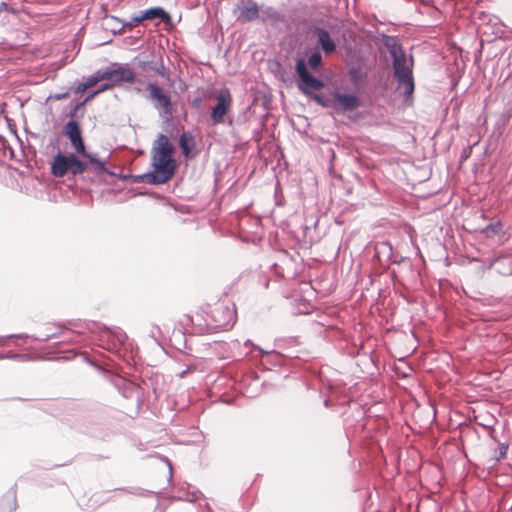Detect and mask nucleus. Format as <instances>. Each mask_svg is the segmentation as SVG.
<instances>
[{
  "instance_id": "obj_1",
  "label": "nucleus",
  "mask_w": 512,
  "mask_h": 512,
  "mask_svg": "<svg viewBox=\"0 0 512 512\" xmlns=\"http://www.w3.org/2000/svg\"><path fill=\"white\" fill-rule=\"evenodd\" d=\"M172 153L173 146L168 137L159 134L152 148L153 171L145 175L148 183L163 184L171 179L175 170Z\"/></svg>"
},
{
  "instance_id": "obj_2",
  "label": "nucleus",
  "mask_w": 512,
  "mask_h": 512,
  "mask_svg": "<svg viewBox=\"0 0 512 512\" xmlns=\"http://www.w3.org/2000/svg\"><path fill=\"white\" fill-rule=\"evenodd\" d=\"M386 46L392 59L394 78L397 81L398 89H402L404 96L408 98L415 89L413 56L407 55L403 47L395 39L387 40Z\"/></svg>"
},
{
  "instance_id": "obj_3",
  "label": "nucleus",
  "mask_w": 512,
  "mask_h": 512,
  "mask_svg": "<svg viewBox=\"0 0 512 512\" xmlns=\"http://www.w3.org/2000/svg\"><path fill=\"white\" fill-rule=\"evenodd\" d=\"M147 90L149 91L148 99L159 116L165 120H170L173 116V104L169 92L155 82H149Z\"/></svg>"
},
{
  "instance_id": "obj_4",
  "label": "nucleus",
  "mask_w": 512,
  "mask_h": 512,
  "mask_svg": "<svg viewBox=\"0 0 512 512\" xmlns=\"http://www.w3.org/2000/svg\"><path fill=\"white\" fill-rule=\"evenodd\" d=\"M87 169V164L80 161L75 155H63L58 153L52 162L51 172L56 177H63L71 172L73 175L82 174Z\"/></svg>"
},
{
  "instance_id": "obj_5",
  "label": "nucleus",
  "mask_w": 512,
  "mask_h": 512,
  "mask_svg": "<svg viewBox=\"0 0 512 512\" xmlns=\"http://www.w3.org/2000/svg\"><path fill=\"white\" fill-rule=\"evenodd\" d=\"M296 73L299 77L298 89L305 95H310V89L321 90L324 87V83L311 75L308 70L306 63L303 59H298L295 66Z\"/></svg>"
},
{
  "instance_id": "obj_6",
  "label": "nucleus",
  "mask_w": 512,
  "mask_h": 512,
  "mask_svg": "<svg viewBox=\"0 0 512 512\" xmlns=\"http://www.w3.org/2000/svg\"><path fill=\"white\" fill-rule=\"evenodd\" d=\"M127 340L126 334L120 329H109L105 328L99 337V341L101 342V346L106 348L107 350H115L117 351Z\"/></svg>"
},
{
  "instance_id": "obj_7",
  "label": "nucleus",
  "mask_w": 512,
  "mask_h": 512,
  "mask_svg": "<svg viewBox=\"0 0 512 512\" xmlns=\"http://www.w3.org/2000/svg\"><path fill=\"white\" fill-rule=\"evenodd\" d=\"M104 81H110L113 86H116L122 82L133 83L135 80L134 71L127 67L120 65L115 69H102Z\"/></svg>"
},
{
  "instance_id": "obj_8",
  "label": "nucleus",
  "mask_w": 512,
  "mask_h": 512,
  "mask_svg": "<svg viewBox=\"0 0 512 512\" xmlns=\"http://www.w3.org/2000/svg\"><path fill=\"white\" fill-rule=\"evenodd\" d=\"M232 97L228 90H222L216 97V104L212 108L211 119L214 124L223 122V118L230 108Z\"/></svg>"
},
{
  "instance_id": "obj_9",
  "label": "nucleus",
  "mask_w": 512,
  "mask_h": 512,
  "mask_svg": "<svg viewBox=\"0 0 512 512\" xmlns=\"http://www.w3.org/2000/svg\"><path fill=\"white\" fill-rule=\"evenodd\" d=\"M64 134L70 139L72 146L79 154H85V147L78 122L70 120L64 126Z\"/></svg>"
},
{
  "instance_id": "obj_10",
  "label": "nucleus",
  "mask_w": 512,
  "mask_h": 512,
  "mask_svg": "<svg viewBox=\"0 0 512 512\" xmlns=\"http://www.w3.org/2000/svg\"><path fill=\"white\" fill-rule=\"evenodd\" d=\"M213 317L217 324V328L223 330L233 327L236 319L235 311L229 307H219L213 311Z\"/></svg>"
},
{
  "instance_id": "obj_11",
  "label": "nucleus",
  "mask_w": 512,
  "mask_h": 512,
  "mask_svg": "<svg viewBox=\"0 0 512 512\" xmlns=\"http://www.w3.org/2000/svg\"><path fill=\"white\" fill-rule=\"evenodd\" d=\"M156 18H160L166 22L170 20V15L161 7H153L146 11L140 12V14L137 16L132 17L128 25L132 27L133 25H136L144 20H152Z\"/></svg>"
},
{
  "instance_id": "obj_12",
  "label": "nucleus",
  "mask_w": 512,
  "mask_h": 512,
  "mask_svg": "<svg viewBox=\"0 0 512 512\" xmlns=\"http://www.w3.org/2000/svg\"><path fill=\"white\" fill-rule=\"evenodd\" d=\"M237 10V19L242 23L251 22L257 19L260 15L258 5L253 1H247L246 3H243L241 6H238Z\"/></svg>"
},
{
  "instance_id": "obj_13",
  "label": "nucleus",
  "mask_w": 512,
  "mask_h": 512,
  "mask_svg": "<svg viewBox=\"0 0 512 512\" xmlns=\"http://www.w3.org/2000/svg\"><path fill=\"white\" fill-rule=\"evenodd\" d=\"M313 32L317 36L318 44L326 54L333 53L336 50V44L327 30L316 27Z\"/></svg>"
},
{
  "instance_id": "obj_14",
  "label": "nucleus",
  "mask_w": 512,
  "mask_h": 512,
  "mask_svg": "<svg viewBox=\"0 0 512 512\" xmlns=\"http://www.w3.org/2000/svg\"><path fill=\"white\" fill-rule=\"evenodd\" d=\"M334 100L345 111H351L359 107L360 101L357 96L334 92Z\"/></svg>"
},
{
  "instance_id": "obj_15",
  "label": "nucleus",
  "mask_w": 512,
  "mask_h": 512,
  "mask_svg": "<svg viewBox=\"0 0 512 512\" xmlns=\"http://www.w3.org/2000/svg\"><path fill=\"white\" fill-rule=\"evenodd\" d=\"M83 157H86L90 164L95 166V171L97 172H107L106 168V159L98 158L96 154L87 153L85 151V154H81Z\"/></svg>"
},
{
  "instance_id": "obj_16",
  "label": "nucleus",
  "mask_w": 512,
  "mask_h": 512,
  "mask_svg": "<svg viewBox=\"0 0 512 512\" xmlns=\"http://www.w3.org/2000/svg\"><path fill=\"white\" fill-rule=\"evenodd\" d=\"M116 386L119 388L125 398L132 397L134 392L137 390V388L132 383L127 382L124 379H118Z\"/></svg>"
},
{
  "instance_id": "obj_17",
  "label": "nucleus",
  "mask_w": 512,
  "mask_h": 512,
  "mask_svg": "<svg viewBox=\"0 0 512 512\" xmlns=\"http://www.w3.org/2000/svg\"><path fill=\"white\" fill-rule=\"evenodd\" d=\"M141 66L143 69H149L162 77H167V70L162 62L157 64L152 61H144L141 63Z\"/></svg>"
},
{
  "instance_id": "obj_18",
  "label": "nucleus",
  "mask_w": 512,
  "mask_h": 512,
  "mask_svg": "<svg viewBox=\"0 0 512 512\" xmlns=\"http://www.w3.org/2000/svg\"><path fill=\"white\" fill-rule=\"evenodd\" d=\"M322 64L321 53L316 51L313 52L308 58V65L313 70H318Z\"/></svg>"
},
{
  "instance_id": "obj_19",
  "label": "nucleus",
  "mask_w": 512,
  "mask_h": 512,
  "mask_svg": "<svg viewBox=\"0 0 512 512\" xmlns=\"http://www.w3.org/2000/svg\"><path fill=\"white\" fill-rule=\"evenodd\" d=\"M260 15L263 22L268 20L276 21L279 18L278 13L273 8L270 7L262 10Z\"/></svg>"
},
{
  "instance_id": "obj_20",
  "label": "nucleus",
  "mask_w": 512,
  "mask_h": 512,
  "mask_svg": "<svg viewBox=\"0 0 512 512\" xmlns=\"http://www.w3.org/2000/svg\"><path fill=\"white\" fill-rule=\"evenodd\" d=\"M104 81L103 70L96 71L93 75L89 76L86 80L87 85L91 88L97 83Z\"/></svg>"
},
{
  "instance_id": "obj_21",
  "label": "nucleus",
  "mask_w": 512,
  "mask_h": 512,
  "mask_svg": "<svg viewBox=\"0 0 512 512\" xmlns=\"http://www.w3.org/2000/svg\"><path fill=\"white\" fill-rule=\"evenodd\" d=\"M192 140L191 136L188 133H183L180 136L179 144L185 155L190 152V147L188 145V141Z\"/></svg>"
},
{
  "instance_id": "obj_22",
  "label": "nucleus",
  "mask_w": 512,
  "mask_h": 512,
  "mask_svg": "<svg viewBox=\"0 0 512 512\" xmlns=\"http://www.w3.org/2000/svg\"><path fill=\"white\" fill-rule=\"evenodd\" d=\"M2 359H14V360L24 361V360H28L29 356L26 354H16V353L8 352L5 354H0V360H2Z\"/></svg>"
},
{
  "instance_id": "obj_23",
  "label": "nucleus",
  "mask_w": 512,
  "mask_h": 512,
  "mask_svg": "<svg viewBox=\"0 0 512 512\" xmlns=\"http://www.w3.org/2000/svg\"><path fill=\"white\" fill-rule=\"evenodd\" d=\"M507 451H508V445L505 444V443H501L496 451H495V457L500 460L502 458H504L507 454Z\"/></svg>"
},
{
  "instance_id": "obj_24",
  "label": "nucleus",
  "mask_w": 512,
  "mask_h": 512,
  "mask_svg": "<svg viewBox=\"0 0 512 512\" xmlns=\"http://www.w3.org/2000/svg\"><path fill=\"white\" fill-rule=\"evenodd\" d=\"M349 75H350L351 81H352L353 83H357V82H358V80L361 78L360 70H359V69H356V68H352V69L349 71Z\"/></svg>"
},
{
  "instance_id": "obj_25",
  "label": "nucleus",
  "mask_w": 512,
  "mask_h": 512,
  "mask_svg": "<svg viewBox=\"0 0 512 512\" xmlns=\"http://www.w3.org/2000/svg\"><path fill=\"white\" fill-rule=\"evenodd\" d=\"M102 82L103 83L100 84L99 87L97 88V91H99V94L114 87L110 81H102Z\"/></svg>"
},
{
  "instance_id": "obj_26",
  "label": "nucleus",
  "mask_w": 512,
  "mask_h": 512,
  "mask_svg": "<svg viewBox=\"0 0 512 512\" xmlns=\"http://www.w3.org/2000/svg\"><path fill=\"white\" fill-rule=\"evenodd\" d=\"M311 99H313L316 103L322 105V106H326V103L325 101L323 100V97L321 95H318V94H312L310 93V95H308Z\"/></svg>"
},
{
  "instance_id": "obj_27",
  "label": "nucleus",
  "mask_w": 512,
  "mask_h": 512,
  "mask_svg": "<svg viewBox=\"0 0 512 512\" xmlns=\"http://www.w3.org/2000/svg\"><path fill=\"white\" fill-rule=\"evenodd\" d=\"M68 95H69L68 92L56 93L54 95H51L49 98L54 99V100H62V99L67 98Z\"/></svg>"
},
{
  "instance_id": "obj_28",
  "label": "nucleus",
  "mask_w": 512,
  "mask_h": 512,
  "mask_svg": "<svg viewBox=\"0 0 512 512\" xmlns=\"http://www.w3.org/2000/svg\"><path fill=\"white\" fill-rule=\"evenodd\" d=\"M55 336H57V333L56 332H52V333H47L43 337L38 338V339L41 340V341H48L50 338L55 337Z\"/></svg>"
},
{
  "instance_id": "obj_29",
  "label": "nucleus",
  "mask_w": 512,
  "mask_h": 512,
  "mask_svg": "<svg viewBox=\"0 0 512 512\" xmlns=\"http://www.w3.org/2000/svg\"><path fill=\"white\" fill-rule=\"evenodd\" d=\"M90 87L87 85L86 82L84 83H81L78 87H77V92H85L86 90H88Z\"/></svg>"
},
{
  "instance_id": "obj_30",
  "label": "nucleus",
  "mask_w": 512,
  "mask_h": 512,
  "mask_svg": "<svg viewBox=\"0 0 512 512\" xmlns=\"http://www.w3.org/2000/svg\"><path fill=\"white\" fill-rule=\"evenodd\" d=\"M99 94V91L95 90L93 92H91L84 100V102H88L90 100H92L95 96H97Z\"/></svg>"
},
{
  "instance_id": "obj_31",
  "label": "nucleus",
  "mask_w": 512,
  "mask_h": 512,
  "mask_svg": "<svg viewBox=\"0 0 512 512\" xmlns=\"http://www.w3.org/2000/svg\"><path fill=\"white\" fill-rule=\"evenodd\" d=\"M10 506L7 510V512H11L13 509H15V498L13 496L10 497Z\"/></svg>"
},
{
  "instance_id": "obj_32",
  "label": "nucleus",
  "mask_w": 512,
  "mask_h": 512,
  "mask_svg": "<svg viewBox=\"0 0 512 512\" xmlns=\"http://www.w3.org/2000/svg\"><path fill=\"white\" fill-rule=\"evenodd\" d=\"M7 10V4L5 2H0V13Z\"/></svg>"
},
{
  "instance_id": "obj_33",
  "label": "nucleus",
  "mask_w": 512,
  "mask_h": 512,
  "mask_svg": "<svg viewBox=\"0 0 512 512\" xmlns=\"http://www.w3.org/2000/svg\"><path fill=\"white\" fill-rule=\"evenodd\" d=\"M254 348L257 349L262 355L270 353L269 351H265V350H263L262 348H260L258 346H254Z\"/></svg>"
},
{
  "instance_id": "obj_34",
  "label": "nucleus",
  "mask_w": 512,
  "mask_h": 512,
  "mask_svg": "<svg viewBox=\"0 0 512 512\" xmlns=\"http://www.w3.org/2000/svg\"><path fill=\"white\" fill-rule=\"evenodd\" d=\"M166 461H167V464H168V466H169V471L171 472V471H172L171 464L169 463V461H168V460H166Z\"/></svg>"
},
{
  "instance_id": "obj_35",
  "label": "nucleus",
  "mask_w": 512,
  "mask_h": 512,
  "mask_svg": "<svg viewBox=\"0 0 512 512\" xmlns=\"http://www.w3.org/2000/svg\"><path fill=\"white\" fill-rule=\"evenodd\" d=\"M2 342H3V339H0V345L2 344Z\"/></svg>"
}]
</instances>
